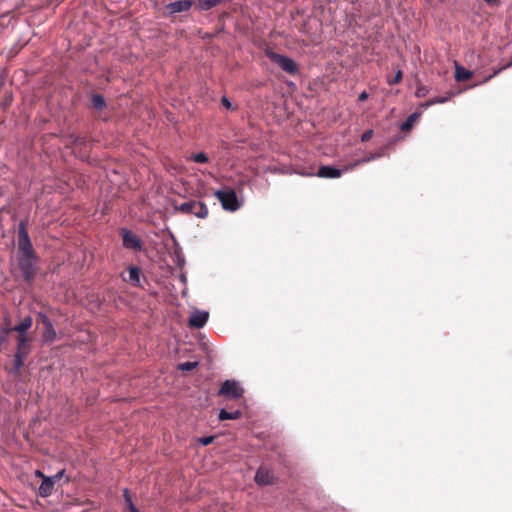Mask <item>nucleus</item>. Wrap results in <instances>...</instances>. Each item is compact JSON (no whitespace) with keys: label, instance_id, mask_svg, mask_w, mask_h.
Returning a JSON list of instances; mask_svg holds the SVG:
<instances>
[{"label":"nucleus","instance_id":"obj_1","mask_svg":"<svg viewBox=\"0 0 512 512\" xmlns=\"http://www.w3.org/2000/svg\"><path fill=\"white\" fill-rule=\"evenodd\" d=\"M32 322V318L27 316L18 325L10 329L19 333L17 339V352L15 354V367L17 370H19L23 365L24 359L29 353L28 338L25 335V332L31 328Z\"/></svg>","mask_w":512,"mask_h":512},{"label":"nucleus","instance_id":"obj_2","mask_svg":"<svg viewBox=\"0 0 512 512\" xmlns=\"http://www.w3.org/2000/svg\"><path fill=\"white\" fill-rule=\"evenodd\" d=\"M215 196L220 201L223 209L225 210L233 212L239 209L241 206L235 191L230 188L217 190L215 192Z\"/></svg>","mask_w":512,"mask_h":512},{"label":"nucleus","instance_id":"obj_3","mask_svg":"<svg viewBox=\"0 0 512 512\" xmlns=\"http://www.w3.org/2000/svg\"><path fill=\"white\" fill-rule=\"evenodd\" d=\"M175 210L186 214L195 215L198 218L204 219L208 215V209L206 205L200 201H187L178 206H175Z\"/></svg>","mask_w":512,"mask_h":512},{"label":"nucleus","instance_id":"obj_4","mask_svg":"<svg viewBox=\"0 0 512 512\" xmlns=\"http://www.w3.org/2000/svg\"><path fill=\"white\" fill-rule=\"evenodd\" d=\"M266 55L273 63L277 64L283 71L292 75L297 73V64L291 58H288L273 51H267Z\"/></svg>","mask_w":512,"mask_h":512},{"label":"nucleus","instance_id":"obj_5","mask_svg":"<svg viewBox=\"0 0 512 512\" xmlns=\"http://www.w3.org/2000/svg\"><path fill=\"white\" fill-rule=\"evenodd\" d=\"M18 248L20 255H35L34 249L23 221L19 224Z\"/></svg>","mask_w":512,"mask_h":512},{"label":"nucleus","instance_id":"obj_6","mask_svg":"<svg viewBox=\"0 0 512 512\" xmlns=\"http://www.w3.org/2000/svg\"><path fill=\"white\" fill-rule=\"evenodd\" d=\"M35 255H20L18 258V264L24 278L30 281L35 274Z\"/></svg>","mask_w":512,"mask_h":512},{"label":"nucleus","instance_id":"obj_7","mask_svg":"<svg viewBox=\"0 0 512 512\" xmlns=\"http://www.w3.org/2000/svg\"><path fill=\"white\" fill-rule=\"evenodd\" d=\"M243 392L244 391H243L242 387L239 385V383L237 381L226 380L222 384L218 394L221 396L232 398V399H238V398L242 397Z\"/></svg>","mask_w":512,"mask_h":512},{"label":"nucleus","instance_id":"obj_8","mask_svg":"<svg viewBox=\"0 0 512 512\" xmlns=\"http://www.w3.org/2000/svg\"><path fill=\"white\" fill-rule=\"evenodd\" d=\"M123 245L129 249L139 250L141 248V242L139 238L132 232L124 229L122 231Z\"/></svg>","mask_w":512,"mask_h":512},{"label":"nucleus","instance_id":"obj_9","mask_svg":"<svg viewBox=\"0 0 512 512\" xmlns=\"http://www.w3.org/2000/svg\"><path fill=\"white\" fill-rule=\"evenodd\" d=\"M302 175H317L325 178H337L341 175V171L333 168L332 166H322L317 173L313 172H300Z\"/></svg>","mask_w":512,"mask_h":512},{"label":"nucleus","instance_id":"obj_10","mask_svg":"<svg viewBox=\"0 0 512 512\" xmlns=\"http://www.w3.org/2000/svg\"><path fill=\"white\" fill-rule=\"evenodd\" d=\"M191 6H192V1L181 0V1H176L173 3L167 4L165 9L168 13L175 14V13L187 11L191 8Z\"/></svg>","mask_w":512,"mask_h":512},{"label":"nucleus","instance_id":"obj_11","mask_svg":"<svg viewBox=\"0 0 512 512\" xmlns=\"http://www.w3.org/2000/svg\"><path fill=\"white\" fill-rule=\"evenodd\" d=\"M274 480L273 474L271 471L265 467H260L255 475V482L258 485H269L272 484Z\"/></svg>","mask_w":512,"mask_h":512},{"label":"nucleus","instance_id":"obj_12","mask_svg":"<svg viewBox=\"0 0 512 512\" xmlns=\"http://www.w3.org/2000/svg\"><path fill=\"white\" fill-rule=\"evenodd\" d=\"M208 317V312L195 311L190 316L189 325L196 328H202L206 324Z\"/></svg>","mask_w":512,"mask_h":512},{"label":"nucleus","instance_id":"obj_13","mask_svg":"<svg viewBox=\"0 0 512 512\" xmlns=\"http://www.w3.org/2000/svg\"><path fill=\"white\" fill-rule=\"evenodd\" d=\"M54 487V480L51 477H44L41 485L38 488V494L41 497H47L51 495Z\"/></svg>","mask_w":512,"mask_h":512},{"label":"nucleus","instance_id":"obj_14","mask_svg":"<svg viewBox=\"0 0 512 512\" xmlns=\"http://www.w3.org/2000/svg\"><path fill=\"white\" fill-rule=\"evenodd\" d=\"M42 337H43L44 342H47V343H52L53 341H55V339L57 337V333H56L52 323H46Z\"/></svg>","mask_w":512,"mask_h":512},{"label":"nucleus","instance_id":"obj_15","mask_svg":"<svg viewBox=\"0 0 512 512\" xmlns=\"http://www.w3.org/2000/svg\"><path fill=\"white\" fill-rule=\"evenodd\" d=\"M471 76H472V72H470L469 70L465 69L462 66H459V65L456 66L455 79L457 81H466V80L470 79Z\"/></svg>","mask_w":512,"mask_h":512},{"label":"nucleus","instance_id":"obj_16","mask_svg":"<svg viewBox=\"0 0 512 512\" xmlns=\"http://www.w3.org/2000/svg\"><path fill=\"white\" fill-rule=\"evenodd\" d=\"M222 0H198L196 7L201 11H207L216 5H218Z\"/></svg>","mask_w":512,"mask_h":512},{"label":"nucleus","instance_id":"obj_17","mask_svg":"<svg viewBox=\"0 0 512 512\" xmlns=\"http://www.w3.org/2000/svg\"><path fill=\"white\" fill-rule=\"evenodd\" d=\"M241 416V412L239 410H235L232 412H228L225 409H221L218 415V418L221 421L228 420V419H238Z\"/></svg>","mask_w":512,"mask_h":512},{"label":"nucleus","instance_id":"obj_18","mask_svg":"<svg viewBox=\"0 0 512 512\" xmlns=\"http://www.w3.org/2000/svg\"><path fill=\"white\" fill-rule=\"evenodd\" d=\"M140 272L139 269L136 267H130L128 271V281H130L133 284H138L140 281Z\"/></svg>","mask_w":512,"mask_h":512},{"label":"nucleus","instance_id":"obj_19","mask_svg":"<svg viewBox=\"0 0 512 512\" xmlns=\"http://www.w3.org/2000/svg\"><path fill=\"white\" fill-rule=\"evenodd\" d=\"M450 99V96H446V97H435L423 104H421V107L422 108H428L430 107L431 105H434V104H441V103H445L446 101H448Z\"/></svg>","mask_w":512,"mask_h":512},{"label":"nucleus","instance_id":"obj_20","mask_svg":"<svg viewBox=\"0 0 512 512\" xmlns=\"http://www.w3.org/2000/svg\"><path fill=\"white\" fill-rule=\"evenodd\" d=\"M418 117H419V114H417V113L410 115L407 118V120L401 125V129L403 131H407V130L411 129Z\"/></svg>","mask_w":512,"mask_h":512},{"label":"nucleus","instance_id":"obj_21","mask_svg":"<svg viewBox=\"0 0 512 512\" xmlns=\"http://www.w3.org/2000/svg\"><path fill=\"white\" fill-rule=\"evenodd\" d=\"M124 499L130 512H140L132 502L128 489L123 491Z\"/></svg>","mask_w":512,"mask_h":512},{"label":"nucleus","instance_id":"obj_22","mask_svg":"<svg viewBox=\"0 0 512 512\" xmlns=\"http://www.w3.org/2000/svg\"><path fill=\"white\" fill-rule=\"evenodd\" d=\"M92 104L97 109H102L105 106V101L101 95H93Z\"/></svg>","mask_w":512,"mask_h":512},{"label":"nucleus","instance_id":"obj_23","mask_svg":"<svg viewBox=\"0 0 512 512\" xmlns=\"http://www.w3.org/2000/svg\"><path fill=\"white\" fill-rule=\"evenodd\" d=\"M198 366V362H183V363H180L178 368L182 371H191L193 369H195L196 367Z\"/></svg>","mask_w":512,"mask_h":512},{"label":"nucleus","instance_id":"obj_24","mask_svg":"<svg viewBox=\"0 0 512 512\" xmlns=\"http://www.w3.org/2000/svg\"><path fill=\"white\" fill-rule=\"evenodd\" d=\"M429 93V89L424 85H418L415 91V96L418 98L425 97Z\"/></svg>","mask_w":512,"mask_h":512},{"label":"nucleus","instance_id":"obj_25","mask_svg":"<svg viewBox=\"0 0 512 512\" xmlns=\"http://www.w3.org/2000/svg\"><path fill=\"white\" fill-rule=\"evenodd\" d=\"M401 80H402V71L398 70L396 72V75L394 76V78L393 79H388L387 81H388V83L390 85H392V84L399 83Z\"/></svg>","mask_w":512,"mask_h":512},{"label":"nucleus","instance_id":"obj_26","mask_svg":"<svg viewBox=\"0 0 512 512\" xmlns=\"http://www.w3.org/2000/svg\"><path fill=\"white\" fill-rule=\"evenodd\" d=\"M38 319H39V321H41V323L44 325V327L46 326V323H52L50 321V319L48 318V316L42 312L38 313Z\"/></svg>","mask_w":512,"mask_h":512},{"label":"nucleus","instance_id":"obj_27","mask_svg":"<svg viewBox=\"0 0 512 512\" xmlns=\"http://www.w3.org/2000/svg\"><path fill=\"white\" fill-rule=\"evenodd\" d=\"M38 319H39V321H41V323L44 325V327L46 326V323H52L50 321V319L48 318V316L42 312L38 313Z\"/></svg>","mask_w":512,"mask_h":512},{"label":"nucleus","instance_id":"obj_28","mask_svg":"<svg viewBox=\"0 0 512 512\" xmlns=\"http://www.w3.org/2000/svg\"><path fill=\"white\" fill-rule=\"evenodd\" d=\"M214 440V437L213 436H207V437H201L199 438V442L202 444V445H209L213 442Z\"/></svg>","mask_w":512,"mask_h":512},{"label":"nucleus","instance_id":"obj_29","mask_svg":"<svg viewBox=\"0 0 512 512\" xmlns=\"http://www.w3.org/2000/svg\"><path fill=\"white\" fill-rule=\"evenodd\" d=\"M373 135V131L372 130H368L366 131L365 133H363V135L361 136V140L362 141H368Z\"/></svg>","mask_w":512,"mask_h":512},{"label":"nucleus","instance_id":"obj_30","mask_svg":"<svg viewBox=\"0 0 512 512\" xmlns=\"http://www.w3.org/2000/svg\"><path fill=\"white\" fill-rule=\"evenodd\" d=\"M193 160H196V161H199V160H208V157L203 153V152H199L197 154L194 155V158Z\"/></svg>","mask_w":512,"mask_h":512},{"label":"nucleus","instance_id":"obj_31","mask_svg":"<svg viewBox=\"0 0 512 512\" xmlns=\"http://www.w3.org/2000/svg\"><path fill=\"white\" fill-rule=\"evenodd\" d=\"M221 102L227 109L231 108V103L226 97H223Z\"/></svg>","mask_w":512,"mask_h":512},{"label":"nucleus","instance_id":"obj_32","mask_svg":"<svg viewBox=\"0 0 512 512\" xmlns=\"http://www.w3.org/2000/svg\"><path fill=\"white\" fill-rule=\"evenodd\" d=\"M368 98V94L367 92L363 91L362 93H360L359 97H358V100L359 101H364Z\"/></svg>","mask_w":512,"mask_h":512},{"label":"nucleus","instance_id":"obj_33","mask_svg":"<svg viewBox=\"0 0 512 512\" xmlns=\"http://www.w3.org/2000/svg\"><path fill=\"white\" fill-rule=\"evenodd\" d=\"M63 473H64V471H63V470H62V471H60V472H58L55 476H53V477H52V478H53V480H55V479H58V478L62 477Z\"/></svg>","mask_w":512,"mask_h":512},{"label":"nucleus","instance_id":"obj_34","mask_svg":"<svg viewBox=\"0 0 512 512\" xmlns=\"http://www.w3.org/2000/svg\"><path fill=\"white\" fill-rule=\"evenodd\" d=\"M498 72H499V70H498V71H496L493 75H490L489 77H487L483 82H487L488 80L492 79V77H493L494 75H496Z\"/></svg>","mask_w":512,"mask_h":512},{"label":"nucleus","instance_id":"obj_35","mask_svg":"<svg viewBox=\"0 0 512 512\" xmlns=\"http://www.w3.org/2000/svg\"><path fill=\"white\" fill-rule=\"evenodd\" d=\"M36 475H37V476H39V477H43V478H44V476H43L42 472H41V471H39V470H37V471H36Z\"/></svg>","mask_w":512,"mask_h":512}]
</instances>
